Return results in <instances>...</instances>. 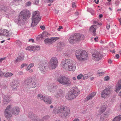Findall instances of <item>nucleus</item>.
Returning a JSON list of instances; mask_svg holds the SVG:
<instances>
[{"label": "nucleus", "mask_w": 121, "mask_h": 121, "mask_svg": "<svg viewBox=\"0 0 121 121\" xmlns=\"http://www.w3.org/2000/svg\"><path fill=\"white\" fill-rule=\"evenodd\" d=\"M48 88L49 91L53 93V95L56 98H58L60 97H62L64 96V91L61 89L56 90L57 87L56 86L51 85L48 86Z\"/></svg>", "instance_id": "obj_1"}, {"label": "nucleus", "mask_w": 121, "mask_h": 121, "mask_svg": "<svg viewBox=\"0 0 121 121\" xmlns=\"http://www.w3.org/2000/svg\"><path fill=\"white\" fill-rule=\"evenodd\" d=\"M29 15V12L27 10H22L20 13L16 22L18 25L23 23Z\"/></svg>", "instance_id": "obj_2"}, {"label": "nucleus", "mask_w": 121, "mask_h": 121, "mask_svg": "<svg viewBox=\"0 0 121 121\" xmlns=\"http://www.w3.org/2000/svg\"><path fill=\"white\" fill-rule=\"evenodd\" d=\"M56 113L59 114L60 116L62 118H65L70 113V109L67 107L61 106L57 108Z\"/></svg>", "instance_id": "obj_3"}, {"label": "nucleus", "mask_w": 121, "mask_h": 121, "mask_svg": "<svg viewBox=\"0 0 121 121\" xmlns=\"http://www.w3.org/2000/svg\"><path fill=\"white\" fill-rule=\"evenodd\" d=\"M36 81L32 78H28L25 80L24 82V86L28 88H34L36 86Z\"/></svg>", "instance_id": "obj_4"}, {"label": "nucleus", "mask_w": 121, "mask_h": 121, "mask_svg": "<svg viewBox=\"0 0 121 121\" xmlns=\"http://www.w3.org/2000/svg\"><path fill=\"white\" fill-rule=\"evenodd\" d=\"M80 93L77 87H73L70 90L68 95H66V97L68 99H73L75 98Z\"/></svg>", "instance_id": "obj_5"}, {"label": "nucleus", "mask_w": 121, "mask_h": 121, "mask_svg": "<svg viewBox=\"0 0 121 121\" xmlns=\"http://www.w3.org/2000/svg\"><path fill=\"white\" fill-rule=\"evenodd\" d=\"M75 55L77 58L80 60H84L86 59L88 54L86 52L82 50H76Z\"/></svg>", "instance_id": "obj_6"}, {"label": "nucleus", "mask_w": 121, "mask_h": 121, "mask_svg": "<svg viewBox=\"0 0 121 121\" xmlns=\"http://www.w3.org/2000/svg\"><path fill=\"white\" fill-rule=\"evenodd\" d=\"M112 90L110 86H109L103 90L101 93V97L104 98L109 97L112 93Z\"/></svg>", "instance_id": "obj_7"}, {"label": "nucleus", "mask_w": 121, "mask_h": 121, "mask_svg": "<svg viewBox=\"0 0 121 121\" xmlns=\"http://www.w3.org/2000/svg\"><path fill=\"white\" fill-rule=\"evenodd\" d=\"M58 62V60L56 57H52L50 61L49 65L50 68L55 69L56 67Z\"/></svg>", "instance_id": "obj_8"}, {"label": "nucleus", "mask_w": 121, "mask_h": 121, "mask_svg": "<svg viewBox=\"0 0 121 121\" xmlns=\"http://www.w3.org/2000/svg\"><path fill=\"white\" fill-rule=\"evenodd\" d=\"M79 37L80 35L77 34L71 35L69 39V43H72L75 42H77L79 40Z\"/></svg>", "instance_id": "obj_9"}, {"label": "nucleus", "mask_w": 121, "mask_h": 121, "mask_svg": "<svg viewBox=\"0 0 121 121\" xmlns=\"http://www.w3.org/2000/svg\"><path fill=\"white\" fill-rule=\"evenodd\" d=\"M12 107V105H9L5 109L4 113L5 116L6 118H8L11 117Z\"/></svg>", "instance_id": "obj_10"}, {"label": "nucleus", "mask_w": 121, "mask_h": 121, "mask_svg": "<svg viewBox=\"0 0 121 121\" xmlns=\"http://www.w3.org/2000/svg\"><path fill=\"white\" fill-rule=\"evenodd\" d=\"M92 58L95 60H98L102 57V55L99 52L96 51L93 53L92 54Z\"/></svg>", "instance_id": "obj_11"}, {"label": "nucleus", "mask_w": 121, "mask_h": 121, "mask_svg": "<svg viewBox=\"0 0 121 121\" xmlns=\"http://www.w3.org/2000/svg\"><path fill=\"white\" fill-rule=\"evenodd\" d=\"M19 82L16 80H14L13 81L12 83L11 84V86L12 90L15 91H16L18 87Z\"/></svg>", "instance_id": "obj_12"}, {"label": "nucleus", "mask_w": 121, "mask_h": 121, "mask_svg": "<svg viewBox=\"0 0 121 121\" xmlns=\"http://www.w3.org/2000/svg\"><path fill=\"white\" fill-rule=\"evenodd\" d=\"M58 37H52L50 38H48L44 40L45 43L46 44L52 43L53 42L56 41L58 39Z\"/></svg>", "instance_id": "obj_13"}, {"label": "nucleus", "mask_w": 121, "mask_h": 121, "mask_svg": "<svg viewBox=\"0 0 121 121\" xmlns=\"http://www.w3.org/2000/svg\"><path fill=\"white\" fill-rule=\"evenodd\" d=\"M32 22L31 24L32 27H34L41 20L40 17H35L32 18Z\"/></svg>", "instance_id": "obj_14"}, {"label": "nucleus", "mask_w": 121, "mask_h": 121, "mask_svg": "<svg viewBox=\"0 0 121 121\" xmlns=\"http://www.w3.org/2000/svg\"><path fill=\"white\" fill-rule=\"evenodd\" d=\"M62 84L67 85V86H70L71 84V82L70 80L65 76H64L63 79Z\"/></svg>", "instance_id": "obj_15"}, {"label": "nucleus", "mask_w": 121, "mask_h": 121, "mask_svg": "<svg viewBox=\"0 0 121 121\" xmlns=\"http://www.w3.org/2000/svg\"><path fill=\"white\" fill-rule=\"evenodd\" d=\"M71 61L68 60H66L63 61L62 63V67L65 69H67L68 67L70 65Z\"/></svg>", "instance_id": "obj_16"}, {"label": "nucleus", "mask_w": 121, "mask_h": 121, "mask_svg": "<svg viewBox=\"0 0 121 121\" xmlns=\"http://www.w3.org/2000/svg\"><path fill=\"white\" fill-rule=\"evenodd\" d=\"M20 111V109L18 107H14L12 108L11 113L13 115H17L18 114Z\"/></svg>", "instance_id": "obj_17"}, {"label": "nucleus", "mask_w": 121, "mask_h": 121, "mask_svg": "<svg viewBox=\"0 0 121 121\" xmlns=\"http://www.w3.org/2000/svg\"><path fill=\"white\" fill-rule=\"evenodd\" d=\"M45 63L42 62H40L39 64L38 67L39 69L43 73L45 70L46 66Z\"/></svg>", "instance_id": "obj_18"}, {"label": "nucleus", "mask_w": 121, "mask_h": 121, "mask_svg": "<svg viewBox=\"0 0 121 121\" xmlns=\"http://www.w3.org/2000/svg\"><path fill=\"white\" fill-rule=\"evenodd\" d=\"M9 34V32L7 30L0 29V36L3 35L5 36H8Z\"/></svg>", "instance_id": "obj_19"}, {"label": "nucleus", "mask_w": 121, "mask_h": 121, "mask_svg": "<svg viewBox=\"0 0 121 121\" xmlns=\"http://www.w3.org/2000/svg\"><path fill=\"white\" fill-rule=\"evenodd\" d=\"M96 94V93L94 92L89 94L86 97L85 100L87 101L90 100Z\"/></svg>", "instance_id": "obj_20"}, {"label": "nucleus", "mask_w": 121, "mask_h": 121, "mask_svg": "<svg viewBox=\"0 0 121 121\" xmlns=\"http://www.w3.org/2000/svg\"><path fill=\"white\" fill-rule=\"evenodd\" d=\"M43 100L48 104H50L52 103V99L50 97L44 96Z\"/></svg>", "instance_id": "obj_21"}, {"label": "nucleus", "mask_w": 121, "mask_h": 121, "mask_svg": "<svg viewBox=\"0 0 121 121\" xmlns=\"http://www.w3.org/2000/svg\"><path fill=\"white\" fill-rule=\"evenodd\" d=\"M96 26L95 25H93L92 26L90 27L89 29L90 31L93 32V35L94 36L96 35L95 31L96 29Z\"/></svg>", "instance_id": "obj_22"}, {"label": "nucleus", "mask_w": 121, "mask_h": 121, "mask_svg": "<svg viewBox=\"0 0 121 121\" xmlns=\"http://www.w3.org/2000/svg\"><path fill=\"white\" fill-rule=\"evenodd\" d=\"M10 100L9 96L8 95L4 96L3 100V103L4 104H6L9 103Z\"/></svg>", "instance_id": "obj_23"}, {"label": "nucleus", "mask_w": 121, "mask_h": 121, "mask_svg": "<svg viewBox=\"0 0 121 121\" xmlns=\"http://www.w3.org/2000/svg\"><path fill=\"white\" fill-rule=\"evenodd\" d=\"M76 66L75 65H73L71 63L70 64V65H69L68 67L67 70L70 71H74L75 70L76 68Z\"/></svg>", "instance_id": "obj_24"}, {"label": "nucleus", "mask_w": 121, "mask_h": 121, "mask_svg": "<svg viewBox=\"0 0 121 121\" xmlns=\"http://www.w3.org/2000/svg\"><path fill=\"white\" fill-rule=\"evenodd\" d=\"M121 89V79L117 83L115 91L116 92H118L120 89Z\"/></svg>", "instance_id": "obj_25"}, {"label": "nucleus", "mask_w": 121, "mask_h": 121, "mask_svg": "<svg viewBox=\"0 0 121 121\" xmlns=\"http://www.w3.org/2000/svg\"><path fill=\"white\" fill-rule=\"evenodd\" d=\"M24 55L23 53H22L21 55L19 56L16 60L15 62H17L20 60H23Z\"/></svg>", "instance_id": "obj_26"}, {"label": "nucleus", "mask_w": 121, "mask_h": 121, "mask_svg": "<svg viewBox=\"0 0 121 121\" xmlns=\"http://www.w3.org/2000/svg\"><path fill=\"white\" fill-rule=\"evenodd\" d=\"M106 109L105 106L104 105H102L101 106L99 111V114L100 115L104 112Z\"/></svg>", "instance_id": "obj_27"}, {"label": "nucleus", "mask_w": 121, "mask_h": 121, "mask_svg": "<svg viewBox=\"0 0 121 121\" xmlns=\"http://www.w3.org/2000/svg\"><path fill=\"white\" fill-rule=\"evenodd\" d=\"M0 7H1V8H0V10H4V12H6L5 13H8V12L9 11V8L5 7L4 5L0 6Z\"/></svg>", "instance_id": "obj_28"}, {"label": "nucleus", "mask_w": 121, "mask_h": 121, "mask_svg": "<svg viewBox=\"0 0 121 121\" xmlns=\"http://www.w3.org/2000/svg\"><path fill=\"white\" fill-rule=\"evenodd\" d=\"M58 45V49L60 50H61V49H63V47L64 45V43L61 42H59Z\"/></svg>", "instance_id": "obj_29"}, {"label": "nucleus", "mask_w": 121, "mask_h": 121, "mask_svg": "<svg viewBox=\"0 0 121 121\" xmlns=\"http://www.w3.org/2000/svg\"><path fill=\"white\" fill-rule=\"evenodd\" d=\"M50 118V117L49 116H46L43 117L41 119H40L41 121H46L49 120Z\"/></svg>", "instance_id": "obj_30"}, {"label": "nucleus", "mask_w": 121, "mask_h": 121, "mask_svg": "<svg viewBox=\"0 0 121 121\" xmlns=\"http://www.w3.org/2000/svg\"><path fill=\"white\" fill-rule=\"evenodd\" d=\"M36 47L34 46H30L26 48V50L29 51H34L36 49Z\"/></svg>", "instance_id": "obj_31"}, {"label": "nucleus", "mask_w": 121, "mask_h": 121, "mask_svg": "<svg viewBox=\"0 0 121 121\" xmlns=\"http://www.w3.org/2000/svg\"><path fill=\"white\" fill-rule=\"evenodd\" d=\"M64 76H61L59 77L57 79V80L60 83L62 84V82H63V78Z\"/></svg>", "instance_id": "obj_32"}, {"label": "nucleus", "mask_w": 121, "mask_h": 121, "mask_svg": "<svg viewBox=\"0 0 121 121\" xmlns=\"http://www.w3.org/2000/svg\"><path fill=\"white\" fill-rule=\"evenodd\" d=\"M39 16V12L38 11H36L34 12L32 14V17L35 16Z\"/></svg>", "instance_id": "obj_33"}, {"label": "nucleus", "mask_w": 121, "mask_h": 121, "mask_svg": "<svg viewBox=\"0 0 121 121\" xmlns=\"http://www.w3.org/2000/svg\"><path fill=\"white\" fill-rule=\"evenodd\" d=\"M121 120V116H117L115 117L113 121H120Z\"/></svg>", "instance_id": "obj_34"}, {"label": "nucleus", "mask_w": 121, "mask_h": 121, "mask_svg": "<svg viewBox=\"0 0 121 121\" xmlns=\"http://www.w3.org/2000/svg\"><path fill=\"white\" fill-rule=\"evenodd\" d=\"M44 96L40 94H38L37 96V98L38 99H40L43 100Z\"/></svg>", "instance_id": "obj_35"}, {"label": "nucleus", "mask_w": 121, "mask_h": 121, "mask_svg": "<svg viewBox=\"0 0 121 121\" xmlns=\"http://www.w3.org/2000/svg\"><path fill=\"white\" fill-rule=\"evenodd\" d=\"M13 75V74L11 73L8 72L6 73L5 75L4 76L6 77H9Z\"/></svg>", "instance_id": "obj_36"}, {"label": "nucleus", "mask_w": 121, "mask_h": 121, "mask_svg": "<svg viewBox=\"0 0 121 121\" xmlns=\"http://www.w3.org/2000/svg\"><path fill=\"white\" fill-rule=\"evenodd\" d=\"M90 76L89 73H88L87 74H85L83 76V80L86 79L88 78Z\"/></svg>", "instance_id": "obj_37"}, {"label": "nucleus", "mask_w": 121, "mask_h": 121, "mask_svg": "<svg viewBox=\"0 0 121 121\" xmlns=\"http://www.w3.org/2000/svg\"><path fill=\"white\" fill-rule=\"evenodd\" d=\"M28 116L29 118H32L33 117V113L31 112H30L28 114Z\"/></svg>", "instance_id": "obj_38"}, {"label": "nucleus", "mask_w": 121, "mask_h": 121, "mask_svg": "<svg viewBox=\"0 0 121 121\" xmlns=\"http://www.w3.org/2000/svg\"><path fill=\"white\" fill-rule=\"evenodd\" d=\"M45 33H46V32H43L42 34V35L38 36V37L41 39L43 38L45 36V35H44Z\"/></svg>", "instance_id": "obj_39"}, {"label": "nucleus", "mask_w": 121, "mask_h": 121, "mask_svg": "<svg viewBox=\"0 0 121 121\" xmlns=\"http://www.w3.org/2000/svg\"><path fill=\"white\" fill-rule=\"evenodd\" d=\"M33 121H41L39 117H35Z\"/></svg>", "instance_id": "obj_40"}, {"label": "nucleus", "mask_w": 121, "mask_h": 121, "mask_svg": "<svg viewBox=\"0 0 121 121\" xmlns=\"http://www.w3.org/2000/svg\"><path fill=\"white\" fill-rule=\"evenodd\" d=\"M78 35H80L79 38V40L80 39L82 40V39H84V36L82 35L78 34Z\"/></svg>", "instance_id": "obj_41"}, {"label": "nucleus", "mask_w": 121, "mask_h": 121, "mask_svg": "<svg viewBox=\"0 0 121 121\" xmlns=\"http://www.w3.org/2000/svg\"><path fill=\"white\" fill-rule=\"evenodd\" d=\"M83 77V75L82 74H80L78 76L77 78L79 80L81 79Z\"/></svg>", "instance_id": "obj_42"}, {"label": "nucleus", "mask_w": 121, "mask_h": 121, "mask_svg": "<svg viewBox=\"0 0 121 121\" xmlns=\"http://www.w3.org/2000/svg\"><path fill=\"white\" fill-rule=\"evenodd\" d=\"M87 10H88V11L90 12L91 14L93 15V14H94V11L92 9H91V8H89Z\"/></svg>", "instance_id": "obj_43"}, {"label": "nucleus", "mask_w": 121, "mask_h": 121, "mask_svg": "<svg viewBox=\"0 0 121 121\" xmlns=\"http://www.w3.org/2000/svg\"><path fill=\"white\" fill-rule=\"evenodd\" d=\"M109 77L108 76L105 77L104 78V80L105 81H108L109 79Z\"/></svg>", "instance_id": "obj_44"}, {"label": "nucleus", "mask_w": 121, "mask_h": 121, "mask_svg": "<svg viewBox=\"0 0 121 121\" xmlns=\"http://www.w3.org/2000/svg\"><path fill=\"white\" fill-rule=\"evenodd\" d=\"M100 71L99 70L97 72L100 75H102L104 73V72H100Z\"/></svg>", "instance_id": "obj_45"}, {"label": "nucleus", "mask_w": 121, "mask_h": 121, "mask_svg": "<svg viewBox=\"0 0 121 121\" xmlns=\"http://www.w3.org/2000/svg\"><path fill=\"white\" fill-rule=\"evenodd\" d=\"M31 4V3L30 1H29L26 4V6H30Z\"/></svg>", "instance_id": "obj_46"}, {"label": "nucleus", "mask_w": 121, "mask_h": 121, "mask_svg": "<svg viewBox=\"0 0 121 121\" xmlns=\"http://www.w3.org/2000/svg\"><path fill=\"white\" fill-rule=\"evenodd\" d=\"M27 65V64H22L21 66V68L22 69L24 67H25Z\"/></svg>", "instance_id": "obj_47"}, {"label": "nucleus", "mask_w": 121, "mask_h": 121, "mask_svg": "<svg viewBox=\"0 0 121 121\" xmlns=\"http://www.w3.org/2000/svg\"><path fill=\"white\" fill-rule=\"evenodd\" d=\"M109 45L110 47L113 48L114 47V45L112 42H110L109 43Z\"/></svg>", "instance_id": "obj_48"}, {"label": "nucleus", "mask_w": 121, "mask_h": 121, "mask_svg": "<svg viewBox=\"0 0 121 121\" xmlns=\"http://www.w3.org/2000/svg\"><path fill=\"white\" fill-rule=\"evenodd\" d=\"M120 2L118 0H117L115 1V4L116 6H118L119 5Z\"/></svg>", "instance_id": "obj_49"}, {"label": "nucleus", "mask_w": 121, "mask_h": 121, "mask_svg": "<svg viewBox=\"0 0 121 121\" xmlns=\"http://www.w3.org/2000/svg\"><path fill=\"white\" fill-rule=\"evenodd\" d=\"M40 28L42 30H44L45 29V27L44 26H40Z\"/></svg>", "instance_id": "obj_50"}, {"label": "nucleus", "mask_w": 121, "mask_h": 121, "mask_svg": "<svg viewBox=\"0 0 121 121\" xmlns=\"http://www.w3.org/2000/svg\"><path fill=\"white\" fill-rule=\"evenodd\" d=\"M34 64L33 63H31L28 66L29 67H30L31 68L32 67H33L34 66Z\"/></svg>", "instance_id": "obj_51"}, {"label": "nucleus", "mask_w": 121, "mask_h": 121, "mask_svg": "<svg viewBox=\"0 0 121 121\" xmlns=\"http://www.w3.org/2000/svg\"><path fill=\"white\" fill-rule=\"evenodd\" d=\"M5 57H3L0 59V63L2 62L3 60H5Z\"/></svg>", "instance_id": "obj_52"}, {"label": "nucleus", "mask_w": 121, "mask_h": 121, "mask_svg": "<svg viewBox=\"0 0 121 121\" xmlns=\"http://www.w3.org/2000/svg\"><path fill=\"white\" fill-rule=\"evenodd\" d=\"M94 39L96 42H97L98 40V37L96 36L95 38H94Z\"/></svg>", "instance_id": "obj_53"}, {"label": "nucleus", "mask_w": 121, "mask_h": 121, "mask_svg": "<svg viewBox=\"0 0 121 121\" xmlns=\"http://www.w3.org/2000/svg\"><path fill=\"white\" fill-rule=\"evenodd\" d=\"M23 73L22 71H20L18 72V75H20L23 74Z\"/></svg>", "instance_id": "obj_54"}, {"label": "nucleus", "mask_w": 121, "mask_h": 121, "mask_svg": "<svg viewBox=\"0 0 121 121\" xmlns=\"http://www.w3.org/2000/svg\"><path fill=\"white\" fill-rule=\"evenodd\" d=\"M72 7L73 8H75L76 7V5L75 4V3L73 2L72 3Z\"/></svg>", "instance_id": "obj_55"}, {"label": "nucleus", "mask_w": 121, "mask_h": 121, "mask_svg": "<svg viewBox=\"0 0 121 121\" xmlns=\"http://www.w3.org/2000/svg\"><path fill=\"white\" fill-rule=\"evenodd\" d=\"M29 42H31L32 43H34V39H31L29 40Z\"/></svg>", "instance_id": "obj_56"}, {"label": "nucleus", "mask_w": 121, "mask_h": 121, "mask_svg": "<svg viewBox=\"0 0 121 121\" xmlns=\"http://www.w3.org/2000/svg\"><path fill=\"white\" fill-rule=\"evenodd\" d=\"M63 27L62 26H59V28H58V29L57 30L58 31H60V29H63Z\"/></svg>", "instance_id": "obj_57"}, {"label": "nucleus", "mask_w": 121, "mask_h": 121, "mask_svg": "<svg viewBox=\"0 0 121 121\" xmlns=\"http://www.w3.org/2000/svg\"><path fill=\"white\" fill-rule=\"evenodd\" d=\"M4 74V73L0 70V76L3 75Z\"/></svg>", "instance_id": "obj_58"}, {"label": "nucleus", "mask_w": 121, "mask_h": 121, "mask_svg": "<svg viewBox=\"0 0 121 121\" xmlns=\"http://www.w3.org/2000/svg\"><path fill=\"white\" fill-rule=\"evenodd\" d=\"M93 23L96 25H99V23L97 21H94Z\"/></svg>", "instance_id": "obj_59"}, {"label": "nucleus", "mask_w": 121, "mask_h": 121, "mask_svg": "<svg viewBox=\"0 0 121 121\" xmlns=\"http://www.w3.org/2000/svg\"><path fill=\"white\" fill-rule=\"evenodd\" d=\"M47 1H48V2H50V3L53 2L54 0H46Z\"/></svg>", "instance_id": "obj_60"}, {"label": "nucleus", "mask_w": 121, "mask_h": 121, "mask_svg": "<svg viewBox=\"0 0 121 121\" xmlns=\"http://www.w3.org/2000/svg\"><path fill=\"white\" fill-rule=\"evenodd\" d=\"M116 56L117 59H118L119 58V54H117L116 55Z\"/></svg>", "instance_id": "obj_61"}, {"label": "nucleus", "mask_w": 121, "mask_h": 121, "mask_svg": "<svg viewBox=\"0 0 121 121\" xmlns=\"http://www.w3.org/2000/svg\"><path fill=\"white\" fill-rule=\"evenodd\" d=\"M31 68H30V67H29L28 66L26 70H27V71H28V70H29Z\"/></svg>", "instance_id": "obj_62"}, {"label": "nucleus", "mask_w": 121, "mask_h": 121, "mask_svg": "<svg viewBox=\"0 0 121 121\" xmlns=\"http://www.w3.org/2000/svg\"><path fill=\"white\" fill-rule=\"evenodd\" d=\"M110 27V26L109 25L107 24V29H108Z\"/></svg>", "instance_id": "obj_63"}, {"label": "nucleus", "mask_w": 121, "mask_h": 121, "mask_svg": "<svg viewBox=\"0 0 121 121\" xmlns=\"http://www.w3.org/2000/svg\"><path fill=\"white\" fill-rule=\"evenodd\" d=\"M73 121H79V119L78 118L74 119Z\"/></svg>", "instance_id": "obj_64"}]
</instances>
